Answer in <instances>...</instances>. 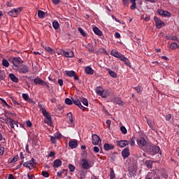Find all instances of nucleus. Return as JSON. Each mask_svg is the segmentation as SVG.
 Masks as SVG:
<instances>
[{"label": "nucleus", "mask_w": 179, "mask_h": 179, "mask_svg": "<svg viewBox=\"0 0 179 179\" xmlns=\"http://www.w3.org/2000/svg\"><path fill=\"white\" fill-rule=\"evenodd\" d=\"M3 104H5V106H6V107H8V108H11L12 106H9V104H8V103H6V101H5L4 99H1Z\"/></svg>", "instance_id": "6e6d98bb"}, {"label": "nucleus", "mask_w": 179, "mask_h": 179, "mask_svg": "<svg viewBox=\"0 0 179 179\" xmlns=\"http://www.w3.org/2000/svg\"><path fill=\"white\" fill-rule=\"evenodd\" d=\"M34 164H36V163L34 162V158H32L31 160L24 162L23 164V166H24V167H27L28 169H33Z\"/></svg>", "instance_id": "9b49d317"}, {"label": "nucleus", "mask_w": 179, "mask_h": 179, "mask_svg": "<svg viewBox=\"0 0 179 179\" xmlns=\"http://www.w3.org/2000/svg\"><path fill=\"white\" fill-rule=\"evenodd\" d=\"M120 131H121V132H122L124 134V135H125L127 134V128H125L124 126H122L120 127Z\"/></svg>", "instance_id": "603ef678"}, {"label": "nucleus", "mask_w": 179, "mask_h": 179, "mask_svg": "<svg viewBox=\"0 0 179 179\" xmlns=\"http://www.w3.org/2000/svg\"><path fill=\"white\" fill-rule=\"evenodd\" d=\"M26 124H27V127H28V128H31V127H32L33 125V124H31V122L30 120L27 121Z\"/></svg>", "instance_id": "680f3d73"}, {"label": "nucleus", "mask_w": 179, "mask_h": 179, "mask_svg": "<svg viewBox=\"0 0 179 179\" xmlns=\"http://www.w3.org/2000/svg\"><path fill=\"white\" fill-rule=\"evenodd\" d=\"M27 177H28V178L29 179H34V178H36L35 177H34V176H33V175H30V174H27Z\"/></svg>", "instance_id": "774afa93"}, {"label": "nucleus", "mask_w": 179, "mask_h": 179, "mask_svg": "<svg viewBox=\"0 0 179 179\" xmlns=\"http://www.w3.org/2000/svg\"><path fill=\"white\" fill-rule=\"evenodd\" d=\"M58 83H59V86H64V80L62 79H59Z\"/></svg>", "instance_id": "0e129e2a"}, {"label": "nucleus", "mask_w": 179, "mask_h": 179, "mask_svg": "<svg viewBox=\"0 0 179 179\" xmlns=\"http://www.w3.org/2000/svg\"><path fill=\"white\" fill-rule=\"evenodd\" d=\"M22 99H24L25 101H27L30 97H29V94L24 93L22 94Z\"/></svg>", "instance_id": "09e8293b"}, {"label": "nucleus", "mask_w": 179, "mask_h": 179, "mask_svg": "<svg viewBox=\"0 0 179 179\" xmlns=\"http://www.w3.org/2000/svg\"><path fill=\"white\" fill-rule=\"evenodd\" d=\"M129 155V149L128 148H124L122 152V155L124 159H127V157H128Z\"/></svg>", "instance_id": "4be33fe9"}, {"label": "nucleus", "mask_w": 179, "mask_h": 179, "mask_svg": "<svg viewBox=\"0 0 179 179\" xmlns=\"http://www.w3.org/2000/svg\"><path fill=\"white\" fill-rule=\"evenodd\" d=\"M115 38H120L121 37V34H120L118 32H115Z\"/></svg>", "instance_id": "338daca9"}, {"label": "nucleus", "mask_w": 179, "mask_h": 179, "mask_svg": "<svg viewBox=\"0 0 179 179\" xmlns=\"http://www.w3.org/2000/svg\"><path fill=\"white\" fill-rule=\"evenodd\" d=\"M50 136V141H51V142H52V143H57V138H56L55 136Z\"/></svg>", "instance_id": "5fc2aeb1"}, {"label": "nucleus", "mask_w": 179, "mask_h": 179, "mask_svg": "<svg viewBox=\"0 0 179 179\" xmlns=\"http://www.w3.org/2000/svg\"><path fill=\"white\" fill-rule=\"evenodd\" d=\"M129 143L130 144V146H135V137H132Z\"/></svg>", "instance_id": "3c124183"}, {"label": "nucleus", "mask_w": 179, "mask_h": 179, "mask_svg": "<svg viewBox=\"0 0 179 179\" xmlns=\"http://www.w3.org/2000/svg\"><path fill=\"white\" fill-rule=\"evenodd\" d=\"M38 17L39 19H44L45 17V13L41 10H38Z\"/></svg>", "instance_id": "c85d7f7f"}, {"label": "nucleus", "mask_w": 179, "mask_h": 179, "mask_svg": "<svg viewBox=\"0 0 179 179\" xmlns=\"http://www.w3.org/2000/svg\"><path fill=\"white\" fill-rule=\"evenodd\" d=\"M93 31L96 34V36H103V32H101V30H99L97 27H94L93 28Z\"/></svg>", "instance_id": "cd10ccee"}, {"label": "nucleus", "mask_w": 179, "mask_h": 179, "mask_svg": "<svg viewBox=\"0 0 179 179\" xmlns=\"http://www.w3.org/2000/svg\"><path fill=\"white\" fill-rule=\"evenodd\" d=\"M177 47H178V45H177V43H172L170 45L171 50H176V49H177Z\"/></svg>", "instance_id": "49530a36"}, {"label": "nucleus", "mask_w": 179, "mask_h": 179, "mask_svg": "<svg viewBox=\"0 0 179 179\" xmlns=\"http://www.w3.org/2000/svg\"><path fill=\"white\" fill-rule=\"evenodd\" d=\"M63 55L66 57V58H73L74 55H73V51H65L63 50Z\"/></svg>", "instance_id": "a211bd4d"}, {"label": "nucleus", "mask_w": 179, "mask_h": 179, "mask_svg": "<svg viewBox=\"0 0 179 179\" xmlns=\"http://www.w3.org/2000/svg\"><path fill=\"white\" fill-rule=\"evenodd\" d=\"M62 164V161L61 159H56L53 162V167L55 169H58V167H61Z\"/></svg>", "instance_id": "412c9836"}, {"label": "nucleus", "mask_w": 179, "mask_h": 179, "mask_svg": "<svg viewBox=\"0 0 179 179\" xmlns=\"http://www.w3.org/2000/svg\"><path fill=\"white\" fill-rule=\"evenodd\" d=\"M115 102L119 106H124V102L122 101L121 98H115Z\"/></svg>", "instance_id": "473e14b6"}, {"label": "nucleus", "mask_w": 179, "mask_h": 179, "mask_svg": "<svg viewBox=\"0 0 179 179\" xmlns=\"http://www.w3.org/2000/svg\"><path fill=\"white\" fill-rule=\"evenodd\" d=\"M108 96H110V92L108 90H103L101 96L103 97V99H106V97H108Z\"/></svg>", "instance_id": "bb28decb"}, {"label": "nucleus", "mask_w": 179, "mask_h": 179, "mask_svg": "<svg viewBox=\"0 0 179 179\" xmlns=\"http://www.w3.org/2000/svg\"><path fill=\"white\" fill-rule=\"evenodd\" d=\"M69 146L71 149H76L78 148V140H70Z\"/></svg>", "instance_id": "4468645a"}, {"label": "nucleus", "mask_w": 179, "mask_h": 179, "mask_svg": "<svg viewBox=\"0 0 179 179\" xmlns=\"http://www.w3.org/2000/svg\"><path fill=\"white\" fill-rule=\"evenodd\" d=\"M18 71L20 73H27V72H29V67L26 65H21L18 69Z\"/></svg>", "instance_id": "f3484780"}, {"label": "nucleus", "mask_w": 179, "mask_h": 179, "mask_svg": "<svg viewBox=\"0 0 179 179\" xmlns=\"http://www.w3.org/2000/svg\"><path fill=\"white\" fill-rule=\"evenodd\" d=\"M157 13L159 15H160V16H167L168 17H170V16H171V13L167 10L158 9Z\"/></svg>", "instance_id": "ddd939ff"}, {"label": "nucleus", "mask_w": 179, "mask_h": 179, "mask_svg": "<svg viewBox=\"0 0 179 179\" xmlns=\"http://www.w3.org/2000/svg\"><path fill=\"white\" fill-rule=\"evenodd\" d=\"M8 120H9L8 124H9L10 127H11V128L15 129V126L16 127V128H19V125L17 124V122L13 120L10 117H9Z\"/></svg>", "instance_id": "dca6fc26"}, {"label": "nucleus", "mask_w": 179, "mask_h": 179, "mask_svg": "<svg viewBox=\"0 0 179 179\" xmlns=\"http://www.w3.org/2000/svg\"><path fill=\"white\" fill-rule=\"evenodd\" d=\"M130 3L132 4L130 6V9L134 10V9H136V0H130Z\"/></svg>", "instance_id": "7c9ffc66"}, {"label": "nucleus", "mask_w": 179, "mask_h": 179, "mask_svg": "<svg viewBox=\"0 0 179 179\" xmlns=\"http://www.w3.org/2000/svg\"><path fill=\"white\" fill-rule=\"evenodd\" d=\"M103 149L106 152H109V150H113L114 149V145L113 144L105 143L103 145Z\"/></svg>", "instance_id": "6ab92c4d"}, {"label": "nucleus", "mask_w": 179, "mask_h": 179, "mask_svg": "<svg viewBox=\"0 0 179 179\" xmlns=\"http://www.w3.org/2000/svg\"><path fill=\"white\" fill-rule=\"evenodd\" d=\"M67 117H69L71 124H73V116L71 112L67 113Z\"/></svg>", "instance_id": "4c0bfd02"}, {"label": "nucleus", "mask_w": 179, "mask_h": 179, "mask_svg": "<svg viewBox=\"0 0 179 179\" xmlns=\"http://www.w3.org/2000/svg\"><path fill=\"white\" fill-rule=\"evenodd\" d=\"M103 87H97L95 90V92L96 93V94H98V96H101V94H103Z\"/></svg>", "instance_id": "c756f323"}, {"label": "nucleus", "mask_w": 179, "mask_h": 179, "mask_svg": "<svg viewBox=\"0 0 179 179\" xmlns=\"http://www.w3.org/2000/svg\"><path fill=\"white\" fill-rule=\"evenodd\" d=\"M169 40H172L173 41H179L178 38L174 36H170V38H169Z\"/></svg>", "instance_id": "4d7b16f0"}, {"label": "nucleus", "mask_w": 179, "mask_h": 179, "mask_svg": "<svg viewBox=\"0 0 179 179\" xmlns=\"http://www.w3.org/2000/svg\"><path fill=\"white\" fill-rule=\"evenodd\" d=\"M45 51H47V52H49V54H50L51 55H52V54H54L55 52V51L54 50H52V48H51L48 46H45Z\"/></svg>", "instance_id": "72a5a7b5"}, {"label": "nucleus", "mask_w": 179, "mask_h": 179, "mask_svg": "<svg viewBox=\"0 0 179 179\" xmlns=\"http://www.w3.org/2000/svg\"><path fill=\"white\" fill-rule=\"evenodd\" d=\"M137 143L140 148H143V146H146V140L145 138L141 136L138 140H137Z\"/></svg>", "instance_id": "f8f14e48"}, {"label": "nucleus", "mask_w": 179, "mask_h": 179, "mask_svg": "<svg viewBox=\"0 0 179 179\" xmlns=\"http://www.w3.org/2000/svg\"><path fill=\"white\" fill-rule=\"evenodd\" d=\"M65 103L66 104H67L68 106H72V104H73V99H71L69 98H66L65 99Z\"/></svg>", "instance_id": "c9c22d12"}, {"label": "nucleus", "mask_w": 179, "mask_h": 179, "mask_svg": "<svg viewBox=\"0 0 179 179\" xmlns=\"http://www.w3.org/2000/svg\"><path fill=\"white\" fill-rule=\"evenodd\" d=\"M33 82L34 85H39L40 86H46L47 87H50V85L44 81V80L40 78H36L33 80Z\"/></svg>", "instance_id": "20e7f679"}, {"label": "nucleus", "mask_w": 179, "mask_h": 179, "mask_svg": "<svg viewBox=\"0 0 179 179\" xmlns=\"http://www.w3.org/2000/svg\"><path fill=\"white\" fill-rule=\"evenodd\" d=\"M55 156V152L54 151L50 152L49 157H54Z\"/></svg>", "instance_id": "69168bd1"}, {"label": "nucleus", "mask_w": 179, "mask_h": 179, "mask_svg": "<svg viewBox=\"0 0 179 179\" xmlns=\"http://www.w3.org/2000/svg\"><path fill=\"white\" fill-rule=\"evenodd\" d=\"M93 150L95 153H99V152H100V148H99L97 146H95L93 148Z\"/></svg>", "instance_id": "052dcab7"}, {"label": "nucleus", "mask_w": 179, "mask_h": 179, "mask_svg": "<svg viewBox=\"0 0 179 179\" xmlns=\"http://www.w3.org/2000/svg\"><path fill=\"white\" fill-rule=\"evenodd\" d=\"M80 101L84 106H86V107L89 106V101H87V99L86 98H80Z\"/></svg>", "instance_id": "f704fd0d"}, {"label": "nucleus", "mask_w": 179, "mask_h": 179, "mask_svg": "<svg viewBox=\"0 0 179 179\" xmlns=\"http://www.w3.org/2000/svg\"><path fill=\"white\" fill-rule=\"evenodd\" d=\"M2 65H3V66H6V68H8V66H9V62H8V60L3 59L2 61Z\"/></svg>", "instance_id": "37998d69"}, {"label": "nucleus", "mask_w": 179, "mask_h": 179, "mask_svg": "<svg viewBox=\"0 0 179 179\" xmlns=\"http://www.w3.org/2000/svg\"><path fill=\"white\" fill-rule=\"evenodd\" d=\"M23 62H22V59L20 57H14L12 59V64L15 66L16 68H19V66L20 64H22Z\"/></svg>", "instance_id": "1a4fd4ad"}, {"label": "nucleus", "mask_w": 179, "mask_h": 179, "mask_svg": "<svg viewBox=\"0 0 179 179\" xmlns=\"http://www.w3.org/2000/svg\"><path fill=\"white\" fill-rule=\"evenodd\" d=\"M52 26H53V28L57 30V29L59 28V23H58V21L57 20H55L53 21L52 22Z\"/></svg>", "instance_id": "e433bc0d"}, {"label": "nucleus", "mask_w": 179, "mask_h": 179, "mask_svg": "<svg viewBox=\"0 0 179 179\" xmlns=\"http://www.w3.org/2000/svg\"><path fill=\"white\" fill-rule=\"evenodd\" d=\"M55 138H56L58 140L62 139V134L61 133H56L55 134Z\"/></svg>", "instance_id": "8fccbe9b"}, {"label": "nucleus", "mask_w": 179, "mask_h": 179, "mask_svg": "<svg viewBox=\"0 0 179 179\" xmlns=\"http://www.w3.org/2000/svg\"><path fill=\"white\" fill-rule=\"evenodd\" d=\"M80 102H81L80 99L78 98L76 99H73V103L76 106H78L79 104H80Z\"/></svg>", "instance_id": "79ce46f5"}, {"label": "nucleus", "mask_w": 179, "mask_h": 179, "mask_svg": "<svg viewBox=\"0 0 179 179\" xmlns=\"http://www.w3.org/2000/svg\"><path fill=\"white\" fill-rule=\"evenodd\" d=\"M87 48H88L89 52L94 53V47H93L92 45L89 43L87 45Z\"/></svg>", "instance_id": "ea45409f"}, {"label": "nucleus", "mask_w": 179, "mask_h": 179, "mask_svg": "<svg viewBox=\"0 0 179 179\" xmlns=\"http://www.w3.org/2000/svg\"><path fill=\"white\" fill-rule=\"evenodd\" d=\"M145 120H147V124L148 127H150V128L153 129V128H155V121L152 119H149L147 117H145Z\"/></svg>", "instance_id": "aec40b11"}, {"label": "nucleus", "mask_w": 179, "mask_h": 179, "mask_svg": "<svg viewBox=\"0 0 179 179\" xmlns=\"http://www.w3.org/2000/svg\"><path fill=\"white\" fill-rule=\"evenodd\" d=\"M69 171H71V173H73V171H75V166H73V164H69Z\"/></svg>", "instance_id": "de8ad7c7"}, {"label": "nucleus", "mask_w": 179, "mask_h": 179, "mask_svg": "<svg viewBox=\"0 0 179 179\" xmlns=\"http://www.w3.org/2000/svg\"><path fill=\"white\" fill-rule=\"evenodd\" d=\"M110 178L114 179L115 178V173H114V169H110Z\"/></svg>", "instance_id": "c03bdc74"}, {"label": "nucleus", "mask_w": 179, "mask_h": 179, "mask_svg": "<svg viewBox=\"0 0 179 179\" xmlns=\"http://www.w3.org/2000/svg\"><path fill=\"white\" fill-rule=\"evenodd\" d=\"M147 150L148 152H152L153 153H159V152H160V148L150 144V148H148Z\"/></svg>", "instance_id": "9d476101"}, {"label": "nucleus", "mask_w": 179, "mask_h": 179, "mask_svg": "<svg viewBox=\"0 0 179 179\" xmlns=\"http://www.w3.org/2000/svg\"><path fill=\"white\" fill-rule=\"evenodd\" d=\"M43 177H45V178H48L50 177V173L45 171H43L41 173Z\"/></svg>", "instance_id": "a18cd8bd"}, {"label": "nucleus", "mask_w": 179, "mask_h": 179, "mask_svg": "<svg viewBox=\"0 0 179 179\" xmlns=\"http://www.w3.org/2000/svg\"><path fill=\"white\" fill-rule=\"evenodd\" d=\"M106 71H108L110 76H111L112 78H117V73L115 72H114L113 71H112L110 69H106Z\"/></svg>", "instance_id": "2f4dec72"}, {"label": "nucleus", "mask_w": 179, "mask_h": 179, "mask_svg": "<svg viewBox=\"0 0 179 179\" xmlns=\"http://www.w3.org/2000/svg\"><path fill=\"white\" fill-rule=\"evenodd\" d=\"M22 9L23 8L22 7L13 8L8 12V15L11 16L12 17H17V16L20 15V13L22 12Z\"/></svg>", "instance_id": "7ed1b4c3"}, {"label": "nucleus", "mask_w": 179, "mask_h": 179, "mask_svg": "<svg viewBox=\"0 0 179 179\" xmlns=\"http://www.w3.org/2000/svg\"><path fill=\"white\" fill-rule=\"evenodd\" d=\"M117 145H118V146H120V148H125V146L129 145V141L127 140H120L117 142Z\"/></svg>", "instance_id": "2eb2a0df"}, {"label": "nucleus", "mask_w": 179, "mask_h": 179, "mask_svg": "<svg viewBox=\"0 0 179 179\" xmlns=\"http://www.w3.org/2000/svg\"><path fill=\"white\" fill-rule=\"evenodd\" d=\"M82 167L84 170H89L92 167L90 164H89V160L87 159L83 158L81 161Z\"/></svg>", "instance_id": "0eeeda50"}, {"label": "nucleus", "mask_w": 179, "mask_h": 179, "mask_svg": "<svg viewBox=\"0 0 179 179\" xmlns=\"http://www.w3.org/2000/svg\"><path fill=\"white\" fill-rule=\"evenodd\" d=\"M53 5H58L61 2V0H52Z\"/></svg>", "instance_id": "e2e57ef3"}, {"label": "nucleus", "mask_w": 179, "mask_h": 179, "mask_svg": "<svg viewBox=\"0 0 179 179\" xmlns=\"http://www.w3.org/2000/svg\"><path fill=\"white\" fill-rule=\"evenodd\" d=\"M9 78L12 82H14L15 83H17L19 82V78L15 76L13 73H10L9 74Z\"/></svg>", "instance_id": "b1692460"}, {"label": "nucleus", "mask_w": 179, "mask_h": 179, "mask_svg": "<svg viewBox=\"0 0 179 179\" xmlns=\"http://www.w3.org/2000/svg\"><path fill=\"white\" fill-rule=\"evenodd\" d=\"M5 77V73L0 71V80H4Z\"/></svg>", "instance_id": "13d9d810"}, {"label": "nucleus", "mask_w": 179, "mask_h": 179, "mask_svg": "<svg viewBox=\"0 0 179 179\" xmlns=\"http://www.w3.org/2000/svg\"><path fill=\"white\" fill-rule=\"evenodd\" d=\"M41 111L43 117H45L44 120L45 124H48V125L50 126L52 125V118L51 117V115L43 107H41Z\"/></svg>", "instance_id": "f257e3e1"}, {"label": "nucleus", "mask_w": 179, "mask_h": 179, "mask_svg": "<svg viewBox=\"0 0 179 179\" xmlns=\"http://www.w3.org/2000/svg\"><path fill=\"white\" fill-rule=\"evenodd\" d=\"M123 6H128L129 5V0H122Z\"/></svg>", "instance_id": "bf43d9fd"}, {"label": "nucleus", "mask_w": 179, "mask_h": 179, "mask_svg": "<svg viewBox=\"0 0 179 179\" xmlns=\"http://www.w3.org/2000/svg\"><path fill=\"white\" fill-rule=\"evenodd\" d=\"M92 145L95 146L97 145H101V138L97 136V134H92Z\"/></svg>", "instance_id": "39448f33"}, {"label": "nucleus", "mask_w": 179, "mask_h": 179, "mask_svg": "<svg viewBox=\"0 0 179 179\" xmlns=\"http://www.w3.org/2000/svg\"><path fill=\"white\" fill-rule=\"evenodd\" d=\"M134 89L140 96L142 94V92H143V87L141 85H138L137 87H134Z\"/></svg>", "instance_id": "393cba45"}, {"label": "nucleus", "mask_w": 179, "mask_h": 179, "mask_svg": "<svg viewBox=\"0 0 179 179\" xmlns=\"http://www.w3.org/2000/svg\"><path fill=\"white\" fill-rule=\"evenodd\" d=\"M65 72L69 78H73L74 80H79V76L76 74L75 71H66Z\"/></svg>", "instance_id": "423d86ee"}, {"label": "nucleus", "mask_w": 179, "mask_h": 179, "mask_svg": "<svg viewBox=\"0 0 179 179\" xmlns=\"http://www.w3.org/2000/svg\"><path fill=\"white\" fill-rule=\"evenodd\" d=\"M11 104H13L15 107H16L17 106H22L19 102L16 101L13 98H11Z\"/></svg>", "instance_id": "a19ab883"}, {"label": "nucleus", "mask_w": 179, "mask_h": 179, "mask_svg": "<svg viewBox=\"0 0 179 179\" xmlns=\"http://www.w3.org/2000/svg\"><path fill=\"white\" fill-rule=\"evenodd\" d=\"M154 20L155 22L157 29H162L164 26V22L162 21L159 17H155Z\"/></svg>", "instance_id": "6e6552de"}, {"label": "nucleus", "mask_w": 179, "mask_h": 179, "mask_svg": "<svg viewBox=\"0 0 179 179\" xmlns=\"http://www.w3.org/2000/svg\"><path fill=\"white\" fill-rule=\"evenodd\" d=\"M85 72L87 75H93V73H94L93 69L89 66L85 67Z\"/></svg>", "instance_id": "5701e85b"}, {"label": "nucleus", "mask_w": 179, "mask_h": 179, "mask_svg": "<svg viewBox=\"0 0 179 179\" xmlns=\"http://www.w3.org/2000/svg\"><path fill=\"white\" fill-rule=\"evenodd\" d=\"M78 31L80 33L81 35L83 36V37H86V33H85V31H83V29L78 28Z\"/></svg>", "instance_id": "864d4df0"}, {"label": "nucleus", "mask_w": 179, "mask_h": 179, "mask_svg": "<svg viewBox=\"0 0 179 179\" xmlns=\"http://www.w3.org/2000/svg\"><path fill=\"white\" fill-rule=\"evenodd\" d=\"M16 162H17V155L8 159V163L10 164L16 163Z\"/></svg>", "instance_id": "58836bf2"}, {"label": "nucleus", "mask_w": 179, "mask_h": 179, "mask_svg": "<svg viewBox=\"0 0 179 179\" xmlns=\"http://www.w3.org/2000/svg\"><path fill=\"white\" fill-rule=\"evenodd\" d=\"M110 55H113V57H115V58H118L119 59H120V61H123V62H125V64L128 62V58H127L125 56H124V55L121 54L116 50H112L110 51Z\"/></svg>", "instance_id": "f03ea898"}, {"label": "nucleus", "mask_w": 179, "mask_h": 179, "mask_svg": "<svg viewBox=\"0 0 179 179\" xmlns=\"http://www.w3.org/2000/svg\"><path fill=\"white\" fill-rule=\"evenodd\" d=\"M145 164L148 169H152L153 167V161L152 160H146L145 162Z\"/></svg>", "instance_id": "a878e982"}]
</instances>
